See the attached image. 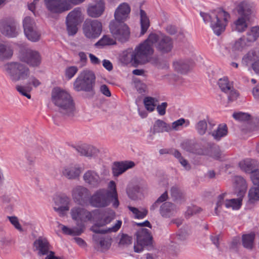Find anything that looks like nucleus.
<instances>
[{
  "label": "nucleus",
  "mask_w": 259,
  "mask_h": 259,
  "mask_svg": "<svg viewBox=\"0 0 259 259\" xmlns=\"http://www.w3.org/2000/svg\"><path fill=\"white\" fill-rule=\"evenodd\" d=\"M111 203L115 208L118 207L119 204L116 184L113 181L109 182L108 189L97 190L90 199V204L95 207H105Z\"/></svg>",
  "instance_id": "f257e3e1"
},
{
  "label": "nucleus",
  "mask_w": 259,
  "mask_h": 259,
  "mask_svg": "<svg viewBox=\"0 0 259 259\" xmlns=\"http://www.w3.org/2000/svg\"><path fill=\"white\" fill-rule=\"evenodd\" d=\"M200 16L205 23H209L213 33L220 36L226 29L230 15L222 9H218L210 13L200 12Z\"/></svg>",
  "instance_id": "f03ea898"
},
{
  "label": "nucleus",
  "mask_w": 259,
  "mask_h": 259,
  "mask_svg": "<svg viewBox=\"0 0 259 259\" xmlns=\"http://www.w3.org/2000/svg\"><path fill=\"white\" fill-rule=\"evenodd\" d=\"M52 102L59 108L63 115L72 116L75 107L73 99L70 94L59 88L53 89L51 93Z\"/></svg>",
  "instance_id": "7ed1b4c3"
},
{
  "label": "nucleus",
  "mask_w": 259,
  "mask_h": 259,
  "mask_svg": "<svg viewBox=\"0 0 259 259\" xmlns=\"http://www.w3.org/2000/svg\"><path fill=\"white\" fill-rule=\"evenodd\" d=\"M143 45L148 46L152 50V53L149 55V62L154 53L153 46L159 52L162 54H167L170 52L173 48L174 42L172 39L166 35L159 36L158 34L151 33L147 38L143 42Z\"/></svg>",
  "instance_id": "20e7f679"
},
{
  "label": "nucleus",
  "mask_w": 259,
  "mask_h": 259,
  "mask_svg": "<svg viewBox=\"0 0 259 259\" xmlns=\"http://www.w3.org/2000/svg\"><path fill=\"white\" fill-rule=\"evenodd\" d=\"M152 50L142 42L137 46L134 50L124 53L121 60L125 64L131 63L135 67L144 65L149 62V55Z\"/></svg>",
  "instance_id": "39448f33"
},
{
  "label": "nucleus",
  "mask_w": 259,
  "mask_h": 259,
  "mask_svg": "<svg viewBox=\"0 0 259 259\" xmlns=\"http://www.w3.org/2000/svg\"><path fill=\"white\" fill-rule=\"evenodd\" d=\"M96 76L90 70H83L81 72L73 83L74 89L77 92L84 91L95 94L94 86Z\"/></svg>",
  "instance_id": "423d86ee"
},
{
  "label": "nucleus",
  "mask_w": 259,
  "mask_h": 259,
  "mask_svg": "<svg viewBox=\"0 0 259 259\" xmlns=\"http://www.w3.org/2000/svg\"><path fill=\"white\" fill-rule=\"evenodd\" d=\"M114 213L112 211L105 212L102 218L98 219L93 225L90 230L95 234H105L110 232H116L121 227L122 221H117L116 224L107 229H101V227L105 226L109 224L114 219Z\"/></svg>",
  "instance_id": "0eeeda50"
},
{
  "label": "nucleus",
  "mask_w": 259,
  "mask_h": 259,
  "mask_svg": "<svg viewBox=\"0 0 259 259\" xmlns=\"http://www.w3.org/2000/svg\"><path fill=\"white\" fill-rule=\"evenodd\" d=\"M4 69L13 82L27 79L30 71L27 65L20 62H11L4 66Z\"/></svg>",
  "instance_id": "6e6552de"
},
{
  "label": "nucleus",
  "mask_w": 259,
  "mask_h": 259,
  "mask_svg": "<svg viewBox=\"0 0 259 259\" xmlns=\"http://www.w3.org/2000/svg\"><path fill=\"white\" fill-rule=\"evenodd\" d=\"M109 30L115 40L121 43L127 41L130 36V29L123 22L112 20L109 24Z\"/></svg>",
  "instance_id": "1a4fd4ad"
},
{
  "label": "nucleus",
  "mask_w": 259,
  "mask_h": 259,
  "mask_svg": "<svg viewBox=\"0 0 259 259\" xmlns=\"http://www.w3.org/2000/svg\"><path fill=\"white\" fill-rule=\"evenodd\" d=\"M136 235L137 242L135 243L134 246L136 252H140L145 248L149 249L152 247V236L148 229L142 228L136 232Z\"/></svg>",
  "instance_id": "9d476101"
},
{
  "label": "nucleus",
  "mask_w": 259,
  "mask_h": 259,
  "mask_svg": "<svg viewBox=\"0 0 259 259\" xmlns=\"http://www.w3.org/2000/svg\"><path fill=\"white\" fill-rule=\"evenodd\" d=\"M81 12L79 8H75L69 13L66 17L67 29L69 35H73L77 31V25L81 23Z\"/></svg>",
  "instance_id": "9b49d317"
},
{
  "label": "nucleus",
  "mask_w": 259,
  "mask_h": 259,
  "mask_svg": "<svg viewBox=\"0 0 259 259\" xmlns=\"http://www.w3.org/2000/svg\"><path fill=\"white\" fill-rule=\"evenodd\" d=\"M83 31L84 35L89 38L98 37L102 32V23L97 20L88 19L83 25Z\"/></svg>",
  "instance_id": "f8f14e48"
},
{
  "label": "nucleus",
  "mask_w": 259,
  "mask_h": 259,
  "mask_svg": "<svg viewBox=\"0 0 259 259\" xmlns=\"http://www.w3.org/2000/svg\"><path fill=\"white\" fill-rule=\"evenodd\" d=\"M72 220L76 222L77 225L80 228H84V223L91 221L93 219V214L84 208L79 206L73 207L70 211Z\"/></svg>",
  "instance_id": "ddd939ff"
},
{
  "label": "nucleus",
  "mask_w": 259,
  "mask_h": 259,
  "mask_svg": "<svg viewBox=\"0 0 259 259\" xmlns=\"http://www.w3.org/2000/svg\"><path fill=\"white\" fill-rule=\"evenodd\" d=\"M45 5L52 13L60 14L70 10L72 5L67 0H44Z\"/></svg>",
  "instance_id": "4468645a"
},
{
  "label": "nucleus",
  "mask_w": 259,
  "mask_h": 259,
  "mask_svg": "<svg viewBox=\"0 0 259 259\" xmlns=\"http://www.w3.org/2000/svg\"><path fill=\"white\" fill-rule=\"evenodd\" d=\"M23 25L25 35L29 40L36 42L39 40L40 34L37 31L33 19L29 17H25Z\"/></svg>",
  "instance_id": "2eb2a0df"
},
{
  "label": "nucleus",
  "mask_w": 259,
  "mask_h": 259,
  "mask_svg": "<svg viewBox=\"0 0 259 259\" xmlns=\"http://www.w3.org/2000/svg\"><path fill=\"white\" fill-rule=\"evenodd\" d=\"M72 197L75 203L84 205L88 201L90 202L91 194L87 188L82 186H77L72 190Z\"/></svg>",
  "instance_id": "dca6fc26"
},
{
  "label": "nucleus",
  "mask_w": 259,
  "mask_h": 259,
  "mask_svg": "<svg viewBox=\"0 0 259 259\" xmlns=\"http://www.w3.org/2000/svg\"><path fill=\"white\" fill-rule=\"evenodd\" d=\"M42 57L37 51L27 50L21 58V61L27 63L30 67H37L41 64Z\"/></svg>",
  "instance_id": "f3484780"
},
{
  "label": "nucleus",
  "mask_w": 259,
  "mask_h": 259,
  "mask_svg": "<svg viewBox=\"0 0 259 259\" xmlns=\"http://www.w3.org/2000/svg\"><path fill=\"white\" fill-rule=\"evenodd\" d=\"M218 83L221 91L228 95V99L229 102H233L237 99L239 93L234 90L228 81V78H220Z\"/></svg>",
  "instance_id": "a211bd4d"
},
{
  "label": "nucleus",
  "mask_w": 259,
  "mask_h": 259,
  "mask_svg": "<svg viewBox=\"0 0 259 259\" xmlns=\"http://www.w3.org/2000/svg\"><path fill=\"white\" fill-rule=\"evenodd\" d=\"M34 250L37 251L39 256L47 255L50 252V244L48 240L44 237H39L33 242Z\"/></svg>",
  "instance_id": "6ab92c4d"
},
{
  "label": "nucleus",
  "mask_w": 259,
  "mask_h": 259,
  "mask_svg": "<svg viewBox=\"0 0 259 259\" xmlns=\"http://www.w3.org/2000/svg\"><path fill=\"white\" fill-rule=\"evenodd\" d=\"M236 10L240 17H243L249 19L250 16L254 13V7L253 4L244 1L239 4L236 7Z\"/></svg>",
  "instance_id": "aec40b11"
},
{
  "label": "nucleus",
  "mask_w": 259,
  "mask_h": 259,
  "mask_svg": "<svg viewBox=\"0 0 259 259\" xmlns=\"http://www.w3.org/2000/svg\"><path fill=\"white\" fill-rule=\"evenodd\" d=\"M131 12V7L126 3L120 4L116 9L114 13V20L124 22L128 17Z\"/></svg>",
  "instance_id": "412c9836"
},
{
  "label": "nucleus",
  "mask_w": 259,
  "mask_h": 259,
  "mask_svg": "<svg viewBox=\"0 0 259 259\" xmlns=\"http://www.w3.org/2000/svg\"><path fill=\"white\" fill-rule=\"evenodd\" d=\"M84 182L93 188L98 187L101 181V178L96 171L89 170L86 171L83 176Z\"/></svg>",
  "instance_id": "4be33fe9"
},
{
  "label": "nucleus",
  "mask_w": 259,
  "mask_h": 259,
  "mask_svg": "<svg viewBox=\"0 0 259 259\" xmlns=\"http://www.w3.org/2000/svg\"><path fill=\"white\" fill-rule=\"evenodd\" d=\"M209 128L208 129V133L209 135H211L213 139L217 141H219L220 139L226 136L228 133L227 127L226 125H219L216 130L212 131L215 124L209 122Z\"/></svg>",
  "instance_id": "5701e85b"
},
{
  "label": "nucleus",
  "mask_w": 259,
  "mask_h": 259,
  "mask_svg": "<svg viewBox=\"0 0 259 259\" xmlns=\"http://www.w3.org/2000/svg\"><path fill=\"white\" fill-rule=\"evenodd\" d=\"M0 31L9 37H15L18 35L16 24L14 22H0Z\"/></svg>",
  "instance_id": "b1692460"
},
{
  "label": "nucleus",
  "mask_w": 259,
  "mask_h": 259,
  "mask_svg": "<svg viewBox=\"0 0 259 259\" xmlns=\"http://www.w3.org/2000/svg\"><path fill=\"white\" fill-rule=\"evenodd\" d=\"M134 166L135 163L132 161L115 162L112 168L113 175L117 177Z\"/></svg>",
  "instance_id": "393cba45"
},
{
  "label": "nucleus",
  "mask_w": 259,
  "mask_h": 259,
  "mask_svg": "<svg viewBox=\"0 0 259 259\" xmlns=\"http://www.w3.org/2000/svg\"><path fill=\"white\" fill-rule=\"evenodd\" d=\"M241 169L247 173H252L256 170L258 167L257 161L253 159L246 158L239 162Z\"/></svg>",
  "instance_id": "a878e982"
},
{
  "label": "nucleus",
  "mask_w": 259,
  "mask_h": 259,
  "mask_svg": "<svg viewBox=\"0 0 259 259\" xmlns=\"http://www.w3.org/2000/svg\"><path fill=\"white\" fill-rule=\"evenodd\" d=\"M96 234L93 235V240L95 245L103 250H108L111 244L112 239L110 237H103Z\"/></svg>",
  "instance_id": "bb28decb"
},
{
  "label": "nucleus",
  "mask_w": 259,
  "mask_h": 259,
  "mask_svg": "<svg viewBox=\"0 0 259 259\" xmlns=\"http://www.w3.org/2000/svg\"><path fill=\"white\" fill-rule=\"evenodd\" d=\"M251 46V45L243 35L240 38L235 40L234 42L232 44L231 49L233 52H241Z\"/></svg>",
  "instance_id": "cd10ccee"
},
{
  "label": "nucleus",
  "mask_w": 259,
  "mask_h": 259,
  "mask_svg": "<svg viewBox=\"0 0 259 259\" xmlns=\"http://www.w3.org/2000/svg\"><path fill=\"white\" fill-rule=\"evenodd\" d=\"M81 172V168L74 165L65 167L62 170V175L68 180H74L79 177Z\"/></svg>",
  "instance_id": "c85d7f7f"
},
{
  "label": "nucleus",
  "mask_w": 259,
  "mask_h": 259,
  "mask_svg": "<svg viewBox=\"0 0 259 259\" xmlns=\"http://www.w3.org/2000/svg\"><path fill=\"white\" fill-rule=\"evenodd\" d=\"M104 3L103 0H98L95 5L90 6L88 9V15L94 18L100 16L104 11Z\"/></svg>",
  "instance_id": "c756f323"
},
{
  "label": "nucleus",
  "mask_w": 259,
  "mask_h": 259,
  "mask_svg": "<svg viewBox=\"0 0 259 259\" xmlns=\"http://www.w3.org/2000/svg\"><path fill=\"white\" fill-rule=\"evenodd\" d=\"M234 181L236 185V191L237 196L243 197L247 189L246 181L243 177L239 176H235Z\"/></svg>",
  "instance_id": "7c9ffc66"
},
{
  "label": "nucleus",
  "mask_w": 259,
  "mask_h": 259,
  "mask_svg": "<svg viewBox=\"0 0 259 259\" xmlns=\"http://www.w3.org/2000/svg\"><path fill=\"white\" fill-rule=\"evenodd\" d=\"M176 207L175 204L169 202L163 203L160 208V213L163 217L169 218L176 212Z\"/></svg>",
  "instance_id": "2f4dec72"
},
{
  "label": "nucleus",
  "mask_w": 259,
  "mask_h": 259,
  "mask_svg": "<svg viewBox=\"0 0 259 259\" xmlns=\"http://www.w3.org/2000/svg\"><path fill=\"white\" fill-rule=\"evenodd\" d=\"M202 155H207L214 159L219 160L221 158V152L219 147L214 145L209 144L208 148L201 152Z\"/></svg>",
  "instance_id": "473e14b6"
},
{
  "label": "nucleus",
  "mask_w": 259,
  "mask_h": 259,
  "mask_svg": "<svg viewBox=\"0 0 259 259\" xmlns=\"http://www.w3.org/2000/svg\"><path fill=\"white\" fill-rule=\"evenodd\" d=\"M192 63L189 60H180L174 62L175 69L178 72L185 73L190 69Z\"/></svg>",
  "instance_id": "72a5a7b5"
},
{
  "label": "nucleus",
  "mask_w": 259,
  "mask_h": 259,
  "mask_svg": "<svg viewBox=\"0 0 259 259\" xmlns=\"http://www.w3.org/2000/svg\"><path fill=\"white\" fill-rule=\"evenodd\" d=\"M170 131H171V125L162 120L157 119L153 125L152 132L153 134Z\"/></svg>",
  "instance_id": "f704fd0d"
},
{
  "label": "nucleus",
  "mask_w": 259,
  "mask_h": 259,
  "mask_svg": "<svg viewBox=\"0 0 259 259\" xmlns=\"http://www.w3.org/2000/svg\"><path fill=\"white\" fill-rule=\"evenodd\" d=\"M247 20H249V19L239 16L232 25V29L238 32L245 31L248 27L246 22Z\"/></svg>",
  "instance_id": "c9c22d12"
},
{
  "label": "nucleus",
  "mask_w": 259,
  "mask_h": 259,
  "mask_svg": "<svg viewBox=\"0 0 259 259\" xmlns=\"http://www.w3.org/2000/svg\"><path fill=\"white\" fill-rule=\"evenodd\" d=\"M257 56L255 51L251 50L247 52L242 58L241 64L245 67L251 65L252 63L256 60Z\"/></svg>",
  "instance_id": "e433bc0d"
},
{
  "label": "nucleus",
  "mask_w": 259,
  "mask_h": 259,
  "mask_svg": "<svg viewBox=\"0 0 259 259\" xmlns=\"http://www.w3.org/2000/svg\"><path fill=\"white\" fill-rule=\"evenodd\" d=\"M252 45L259 37V26H256L251 27L246 32L245 35H243Z\"/></svg>",
  "instance_id": "4c0bfd02"
},
{
  "label": "nucleus",
  "mask_w": 259,
  "mask_h": 259,
  "mask_svg": "<svg viewBox=\"0 0 259 259\" xmlns=\"http://www.w3.org/2000/svg\"><path fill=\"white\" fill-rule=\"evenodd\" d=\"M140 35H143L150 26V22L146 12L143 10H140Z\"/></svg>",
  "instance_id": "58836bf2"
},
{
  "label": "nucleus",
  "mask_w": 259,
  "mask_h": 259,
  "mask_svg": "<svg viewBox=\"0 0 259 259\" xmlns=\"http://www.w3.org/2000/svg\"><path fill=\"white\" fill-rule=\"evenodd\" d=\"M255 234L254 233L245 234L242 236V245L248 249H252L254 245Z\"/></svg>",
  "instance_id": "ea45409f"
},
{
  "label": "nucleus",
  "mask_w": 259,
  "mask_h": 259,
  "mask_svg": "<svg viewBox=\"0 0 259 259\" xmlns=\"http://www.w3.org/2000/svg\"><path fill=\"white\" fill-rule=\"evenodd\" d=\"M197 146L196 144L190 141H185L181 144V147L183 150L191 153L201 154V152L197 151Z\"/></svg>",
  "instance_id": "a19ab883"
},
{
  "label": "nucleus",
  "mask_w": 259,
  "mask_h": 259,
  "mask_svg": "<svg viewBox=\"0 0 259 259\" xmlns=\"http://www.w3.org/2000/svg\"><path fill=\"white\" fill-rule=\"evenodd\" d=\"M238 199H231L226 200L225 202V205L227 208L232 207L233 209H238L241 205L242 198L238 196Z\"/></svg>",
  "instance_id": "79ce46f5"
},
{
  "label": "nucleus",
  "mask_w": 259,
  "mask_h": 259,
  "mask_svg": "<svg viewBox=\"0 0 259 259\" xmlns=\"http://www.w3.org/2000/svg\"><path fill=\"white\" fill-rule=\"evenodd\" d=\"M13 55L11 49L5 45L0 44V61L10 58Z\"/></svg>",
  "instance_id": "37998d69"
},
{
  "label": "nucleus",
  "mask_w": 259,
  "mask_h": 259,
  "mask_svg": "<svg viewBox=\"0 0 259 259\" xmlns=\"http://www.w3.org/2000/svg\"><path fill=\"white\" fill-rule=\"evenodd\" d=\"M158 100L154 98L147 97L144 100V105L146 109L150 112L153 111L156 106V103Z\"/></svg>",
  "instance_id": "c03bdc74"
},
{
  "label": "nucleus",
  "mask_w": 259,
  "mask_h": 259,
  "mask_svg": "<svg viewBox=\"0 0 259 259\" xmlns=\"http://www.w3.org/2000/svg\"><path fill=\"white\" fill-rule=\"evenodd\" d=\"M116 44V40L107 35H104L98 42L95 44L96 46H108L113 45Z\"/></svg>",
  "instance_id": "a18cd8bd"
},
{
  "label": "nucleus",
  "mask_w": 259,
  "mask_h": 259,
  "mask_svg": "<svg viewBox=\"0 0 259 259\" xmlns=\"http://www.w3.org/2000/svg\"><path fill=\"white\" fill-rule=\"evenodd\" d=\"M61 226L63 233L66 235L79 236L83 232L82 228H75L71 229L64 225H61Z\"/></svg>",
  "instance_id": "49530a36"
},
{
  "label": "nucleus",
  "mask_w": 259,
  "mask_h": 259,
  "mask_svg": "<svg viewBox=\"0 0 259 259\" xmlns=\"http://www.w3.org/2000/svg\"><path fill=\"white\" fill-rule=\"evenodd\" d=\"M27 79L26 90L28 92L32 90L31 85L33 86L34 88H37L41 84L40 81L33 75H29Z\"/></svg>",
  "instance_id": "de8ad7c7"
},
{
  "label": "nucleus",
  "mask_w": 259,
  "mask_h": 259,
  "mask_svg": "<svg viewBox=\"0 0 259 259\" xmlns=\"http://www.w3.org/2000/svg\"><path fill=\"white\" fill-rule=\"evenodd\" d=\"M70 202V198L65 195L57 197L55 199L56 206H69Z\"/></svg>",
  "instance_id": "09e8293b"
},
{
  "label": "nucleus",
  "mask_w": 259,
  "mask_h": 259,
  "mask_svg": "<svg viewBox=\"0 0 259 259\" xmlns=\"http://www.w3.org/2000/svg\"><path fill=\"white\" fill-rule=\"evenodd\" d=\"M249 200L253 202L259 199V186L252 187L248 192Z\"/></svg>",
  "instance_id": "8fccbe9b"
},
{
  "label": "nucleus",
  "mask_w": 259,
  "mask_h": 259,
  "mask_svg": "<svg viewBox=\"0 0 259 259\" xmlns=\"http://www.w3.org/2000/svg\"><path fill=\"white\" fill-rule=\"evenodd\" d=\"M196 129L200 135H204L207 129L206 121L204 119L200 120L196 125Z\"/></svg>",
  "instance_id": "3c124183"
},
{
  "label": "nucleus",
  "mask_w": 259,
  "mask_h": 259,
  "mask_svg": "<svg viewBox=\"0 0 259 259\" xmlns=\"http://www.w3.org/2000/svg\"><path fill=\"white\" fill-rule=\"evenodd\" d=\"M171 197L175 200H181L183 198V194L182 191L177 187H171L170 190Z\"/></svg>",
  "instance_id": "603ef678"
},
{
  "label": "nucleus",
  "mask_w": 259,
  "mask_h": 259,
  "mask_svg": "<svg viewBox=\"0 0 259 259\" xmlns=\"http://www.w3.org/2000/svg\"><path fill=\"white\" fill-rule=\"evenodd\" d=\"M7 218L9 219L10 223L13 226L20 232H23V229L20 225L18 219L15 216H8Z\"/></svg>",
  "instance_id": "864d4df0"
},
{
  "label": "nucleus",
  "mask_w": 259,
  "mask_h": 259,
  "mask_svg": "<svg viewBox=\"0 0 259 259\" xmlns=\"http://www.w3.org/2000/svg\"><path fill=\"white\" fill-rule=\"evenodd\" d=\"M202 210L201 208L196 206H191L188 207L185 215L186 217H190L194 214L199 213Z\"/></svg>",
  "instance_id": "5fc2aeb1"
},
{
  "label": "nucleus",
  "mask_w": 259,
  "mask_h": 259,
  "mask_svg": "<svg viewBox=\"0 0 259 259\" xmlns=\"http://www.w3.org/2000/svg\"><path fill=\"white\" fill-rule=\"evenodd\" d=\"M78 68L75 66L69 67L66 69L65 75L68 79H70L77 72Z\"/></svg>",
  "instance_id": "6e6d98bb"
},
{
  "label": "nucleus",
  "mask_w": 259,
  "mask_h": 259,
  "mask_svg": "<svg viewBox=\"0 0 259 259\" xmlns=\"http://www.w3.org/2000/svg\"><path fill=\"white\" fill-rule=\"evenodd\" d=\"M233 117L239 121H246L250 118V115L243 112L234 113L233 114Z\"/></svg>",
  "instance_id": "4d7b16f0"
},
{
  "label": "nucleus",
  "mask_w": 259,
  "mask_h": 259,
  "mask_svg": "<svg viewBox=\"0 0 259 259\" xmlns=\"http://www.w3.org/2000/svg\"><path fill=\"white\" fill-rule=\"evenodd\" d=\"M86 152V157H92L98 154L99 150L93 146L87 145Z\"/></svg>",
  "instance_id": "13d9d810"
},
{
  "label": "nucleus",
  "mask_w": 259,
  "mask_h": 259,
  "mask_svg": "<svg viewBox=\"0 0 259 259\" xmlns=\"http://www.w3.org/2000/svg\"><path fill=\"white\" fill-rule=\"evenodd\" d=\"M132 238L126 234H122L120 239L119 244L120 245L126 246L132 243Z\"/></svg>",
  "instance_id": "bf43d9fd"
},
{
  "label": "nucleus",
  "mask_w": 259,
  "mask_h": 259,
  "mask_svg": "<svg viewBox=\"0 0 259 259\" xmlns=\"http://www.w3.org/2000/svg\"><path fill=\"white\" fill-rule=\"evenodd\" d=\"M54 209L57 212L60 217H64L69 210V206H56L54 207Z\"/></svg>",
  "instance_id": "052dcab7"
},
{
  "label": "nucleus",
  "mask_w": 259,
  "mask_h": 259,
  "mask_svg": "<svg viewBox=\"0 0 259 259\" xmlns=\"http://www.w3.org/2000/svg\"><path fill=\"white\" fill-rule=\"evenodd\" d=\"M185 119L183 118H181L172 123L171 125V131L174 130L175 131H178L180 129V127L182 126L185 122Z\"/></svg>",
  "instance_id": "680f3d73"
},
{
  "label": "nucleus",
  "mask_w": 259,
  "mask_h": 259,
  "mask_svg": "<svg viewBox=\"0 0 259 259\" xmlns=\"http://www.w3.org/2000/svg\"><path fill=\"white\" fill-rule=\"evenodd\" d=\"M165 31L170 35H174L177 34L178 30L177 27L173 25L168 24L165 27Z\"/></svg>",
  "instance_id": "e2e57ef3"
},
{
  "label": "nucleus",
  "mask_w": 259,
  "mask_h": 259,
  "mask_svg": "<svg viewBox=\"0 0 259 259\" xmlns=\"http://www.w3.org/2000/svg\"><path fill=\"white\" fill-rule=\"evenodd\" d=\"M251 180L254 185L259 186V169L253 171L250 175Z\"/></svg>",
  "instance_id": "0e129e2a"
},
{
  "label": "nucleus",
  "mask_w": 259,
  "mask_h": 259,
  "mask_svg": "<svg viewBox=\"0 0 259 259\" xmlns=\"http://www.w3.org/2000/svg\"><path fill=\"white\" fill-rule=\"evenodd\" d=\"M167 106V103L166 102H162L160 105L157 106L156 109L160 115L163 116L165 114Z\"/></svg>",
  "instance_id": "69168bd1"
},
{
  "label": "nucleus",
  "mask_w": 259,
  "mask_h": 259,
  "mask_svg": "<svg viewBox=\"0 0 259 259\" xmlns=\"http://www.w3.org/2000/svg\"><path fill=\"white\" fill-rule=\"evenodd\" d=\"M16 89L17 91L23 96L27 97L28 99L31 98V95L27 93L28 91L26 90V85L25 87L17 85L16 87Z\"/></svg>",
  "instance_id": "338daca9"
},
{
  "label": "nucleus",
  "mask_w": 259,
  "mask_h": 259,
  "mask_svg": "<svg viewBox=\"0 0 259 259\" xmlns=\"http://www.w3.org/2000/svg\"><path fill=\"white\" fill-rule=\"evenodd\" d=\"M100 91L102 94H103L104 95L106 96V97H110L111 94V92L109 90V88L108 86L106 84H103L101 85L100 88Z\"/></svg>",
  "instance_id": "774afa93"
}]
</instances>
